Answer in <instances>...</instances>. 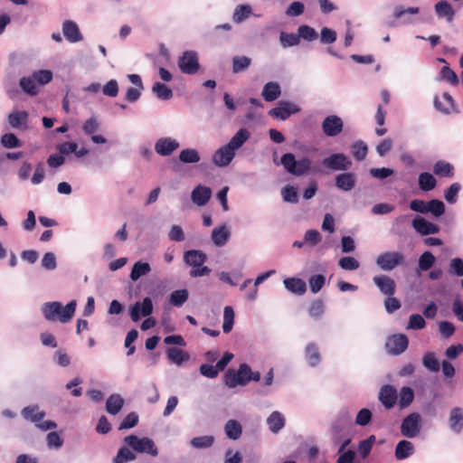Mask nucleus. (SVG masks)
Segmentation results:
<instances>
[{"label":"nucleus","mask_w":463,"mask_h":463,"mask_svg":"<svg viewBox=\"0 0 463 463\" xmlns=\"http://www.w3.org/2000/svg\"><path fill=\"white\" fill-rule=\"evenodd\" d=\"M338 265L341 269L345 270H354L360 266V263L354 257H343L339 260Z\"/></svg>","instance_id":"nucleus-64"},{"label":"nucleus","mask_w":463,"mask_h":463,"mask_svg":"<svg viewBox=\"0 0 463 463\" xmlns=\"http://www.w3.org/2000/svg\"><path fill=\"white\" fill-rule=\"evenodd\" d=\"M306 359L310 366L315 367L320 363V353L317 346L310 343L306 347Z\"/></svg>","instance_id":"nucleus-43"},{"label":"nucleus","mask_w":463,"mask_h":463,"mask_svg":"<svg viewBox=\"0 0 463 463\" xmlns=\"http://www.w3.org/2000/svg\"><path fill=\"white\" fill-rule=\"evenodd\" d=\"M151 271L149 263L143 261H137L131 269L129 278L132 281H137L141 277L148 274Z\"/></svg>","instance_id":"nucleus-35"},{"label":"nucleus","mask_w":463,"mask_h":463,"mask_svg":"<svg viewBox=\"0 0 463 463\" xmlns=\"http://www.w3.org/2000/svg\"><path fill=\"white\" fill-rule=\"evenodd\" d=\"M21 414L24 420H30L34 424L42 421L45 416V412L43 411H40L37 405L24 407L22 410Z\"/></svg>","instance_id":"nucleus-28"},{"label":"nucleus","mask_w":463,"mask_h":463,"mask_svg":"<svg viewBox=\"0 0 463 463\" xmlns=\"http://www.w3.org/2000/svg\"><path fill=\"white\" fill-rule=\"evenodd\" d=\"M1 144L6 148H14L21 146V142L13 133H7L2 136Z\"/></svg>","instance_id":"nucleus-63"},{"label":"nucleus","mask_w":463,"mask_h":463,"mask_svg":"<svg viewBox=\"0 0 463 463\" xmlns=\"http://www.w3.org/2000/svg\"><path fill=\"white\" fill-rule=\"evenodd\" d=\"M62 33L70 43H78L82 40L79 26L71 20H67L62 24Z\"/></svg>","instance_id":"nucleus-23"},{"label":"nucleus","mask_w":463,"mask_h":463,"mask_svg":"<svg viewBox=\"0 0 463 463\" xmlns=\"http://www.w3.org/2000/svg\"><path fill=\"white\" fill-rule=\"evenodd\" d=\"M200 159L199 152L194 148H185L179 153V160L184 164H195Z\"/></svg>","instance_id":"nucleus-42"},{"label":"nucleus","mask_w":463,"mask_h":463,"mask_svg":"<svg viewBox=\"0 0 463 463\" xmlns=\"http://www.w3.org/2000/svg\"><path fill=\"white\" fill-rule=\"evenodd\" d=\"M420 12L419 7H408L403 8L401 5H397L393 10V16L396 19L401 20V24H410L414 22L412 15L418 14Z\"/></svg>","instance_id":"nucleus-22"},{"label":"nucleus","mask_w":463,"mask_h":463,"mask_svg":"<svg viewBox=\"0 0 463 463\" xmlns=\"http://www.w3.org/2000/svg\"><path fill=\"white\" fill-rule=\"evenodd\" d=\"M267 424L272 433H278L285 426V418L282 413L275 411L268 417Z\"/></svg>","instance_id":"nucleus-31"},{"label":"nucleus","mask_w":463,"mask_h":463,"mask_svg":"<svg viewBox=\"0 0 463 463\" xmlns=\"http://www.w3.org/2000/svg\"><path fill=\"white\" fill-rule=\"evenodd\" d=\"M280 164L289 174L300 176L307 174L311 169L312 161L307 156L296 160L292 153H287L282 156Z\"/></svg>","instance_id":"nucleus-5"},{"label":"nucleus","mask_w":463,"mask_h":463,"mask_svg":"<svg viewBox=\"0 0 463 463\" xmlns=\"http://www.w3.org/2000/svg\"><path fill=\"white\" fill-rule=\"evenodd\" d=\"M124 442L137 453H146L152 457L158 455V449L150 438L128 435L124 438Z\"/></svg>","instance_id":"nucleus-6"},{"label":"nucleus","mask_w":463,"mask_h":463,"mask_svg":"<svg viewBox=\"0 0 463 463\" xmlns=\"http://www.w3.org/2000/svg\"><path fill=\"white\" fill-rule=\"evenodd\" d=\"M52 77L53 74L50 70H40L30 76L22 77L19 86L25 94L34 97L39 93V88L52 81Z\"/></svg>","instance_id":"nucleus-3"},{"label":"nucleus","mask_w":463,"mask_h":463,"mask_svg":"<svg viewBox=\"0 0 463 463\" xmlns=\"http://www.w3.org/2000/svg\"><path fill=\"white\" fill-rule=\"evenodd\" d=\"M178 67L183 73L194 75L199 68L198 54L194 51H186L183 52L178 59Z\"/></svg>","instance_id":"nucleus-11"},{"label":"nucleus","mask_w":463,"mask_h":463,"mask_svg":"<svg viewBox=\"0 0 463 463\" xmlns=\"http://www.w3.org/2000/svg\"><path fill=\"white\" fill-rule=\"evenodd\" d=\"M28 116L25 110H14L8 116V123L12 128H18L26 123Z\"/></svg>","instance_id":"nucleus-36"},{"label":"nucleus","mask_w":463,"mask_h":463,"mask_svg":"<svg viewBox=\"0 0 463 463\" xmlns=\"http://www.w3.org/2000/svg\"><path fill=\"white\" fill-rule=\"evenodd\" d=\"M234 311L231 306H226L223 309L222 331L228 334L232 331L234 324Z\"/></svg>","instance_id":"nucleus-47"},{"label":"nucleus","mask_w":463,"mask_h":463,"mask_svg":"<svg viewBox=\"0 0 463 463\" xmlns=\"http://www.w3.org/2000/svg\"><path fill=\"white\" fill-rule=\"evenodd\" d=\"M408 345V337L403 334H398L388 337L385 348L389 354L397 355L402 354L407 349Z\"/></svg>","instance_id":"nucleus-13"},{"label":"nucleus","mask_w":463,"mask_h":463,"mask_svg":"<svg viewBox=\"0 0 463 463\" xmlns=\"http://www.w3.org/2000/svg\"><path fill=\"white\" fill-rule=\"evenodd\" d=\"M298 34L299 36V40L303 39L307 42H313L318 37L317 31L313 27L306 24L298 26Z\"/></svg>","instance_id":"nucleus-48"},{"label":"nucleus","mask_w":463,"mask_h":463,"mask_svg":"<svg viewBox=\"0 0 463 463\" xmlns=\"http://www.w3.org/2000/svg\"><path fill=\"white\" fill-rule=\"evenodd\" d=\"M375 442V436L371 435L366 439L360 441L358 445V451L363 458H365Z\"/></svg>","instance_id":"nucleus-57"},{"label":"nucleus","mask_w":463,"mask_h":463,"mask_svg":"<svg viewBox=\"0 0 463 463\" xmlns=\"http://www.w3.org/2000/svg\"><path fill=\"white\" fill-rule=\"evenodd\" d=\"M179 146V142L173 137H160L155 143V151L161 156H168L178 149Z\"/></svg>","instance_id":"nucleus-17"},{"label":"nucleus","mask_w":463,"mask_h":463,"mask_svg":"<svg viewBox=\"0 0 463 463\" xmlns=\"http://www.w3.org/2000/svg\"><path fill=\"white\" fill-rule=\"evenodd\" d=\"M167 357L170 362L175 364L181 365L184 361L188 360L187 354L176 347H170L166 351Z\"/></svg>","instance_id":"nucleus-41"},{"label":"nucleus","mask_w":463,"mask_h":463,"mask_svg":"<svg viewBox=\"0 0 463 463\" xmlns=\"http://www.w3.org/2000/svg\"><path fill=\"white\" fill-rule=\"evenodd\" d=\"M299 110V107L295 103L281 100L276 108L269 110V114L275 118L286 120L292 114H296Z\"/></svg>","instance_id":"nucleus-12"},{"label":"nucleus","mask_w":463,"mask_h":463,"mask_svg":"<svg viewBox=\"0 0 463 463\" xmlns=\"http://www.w3.org/2000/svg\"><path fill=\"white\" fill-rule=\"evenodd\" d=\"M442 100H440L438 97L434 99V107L437 110L449 114L454 109V99L450 94L448 92H444L441 97Z\"/></svg>","instance_id":"nucleus-29"},{"label":"nucleus","mask_w":463,"mask_h":463,"mask_svg":"<svg viewBox=\"0 0 463 463\" xmlns=\"http://www.w3.org/2000/svg\"><path fill=\"white\" fill-rule=\"evenodd\" d=\"M100 124L95 117L87 119L82 125L84 134L91 136L99 129Z\"/></svg>","instance_id":"nucleus-61"},{"label":"nucleus","mask_w":463,"mask_h":463,"mask_svg":"<svg viewBox=\"0 0 463 463\" xmlns=\"http://www.w3.org/2000/svg\"><path fill=\"white\" fill-rule=\"evenodd\" d=\"M404 261V255L400 251H386L376 259V265L384 271L394 269Z\"/></svg>","instance_id":"nucleus-9"},{"label":"nucleus","mask_w":463,"mask_h":463,"mask_svg":"<svg viewBox=\"0 0 463 463\" xmlns=\"http://www.w3.org/2000/svg\"><path fill=\"white\" fill-rule=\"evenodd\" d=\"M322 165L332 171H346L352 166V161L343 153H335L322 160Z\"/></svg>","instance_id":"nucleus-10"},{"label":"nucleus","mask_w":463,"mask_h":463,"mask_svg":"<svg viewBox=\"0 0 463 463\" xmlns=\"http://www.w3.org/2000/svg\"><path fill=\"white\" fill-rule=\"evenodd\" d=\"M421 428V415L419 412H411L402 420L400 430L403 437L414 439L420 435Z\"/></svg>","instance_id":"nucleus-7"},{"label":"nucleus","mask_w":463,"mask_h":463,"mask_svg":"<svg viewBox=\"0 0 463 463\" xmlns=\"http://www.w3.org/2000/svg\"><path fill=\"white\" fill-rule=\"evenodd\" d=\"M207 260V255L199 250H189L184 254V261L186 265L190 266V276L192 278L203 277L209 275L211 269L203 266Z\"/></svg>","instance_id":"nucleus-4"},{"label":"nucleus","mask_w":463,"mask_h":463,"mask_svg":"<svg viewBox=\"0 0 463 463\" xmlns=\"http://www.w3.org/2000/svg\"><path fill=\"white\" fill-rule=\"evenodd\" d=\"M436 184L437 181L431 174L424 172L419 175V186L420 190L424 192L431 191L435 188Z\"/></svg>","instance_id":"nucleus-40"},{"label":"nucleus","mask_w":463,"mask_h":463,"mask_svg":"<svg viewBox=\"0 0 463 463\" xmlns=\"http://www.w3.org/2000/svg\"><path fill=\"white\" fill-rule=\"evenodd\" d=\"M304 241L306 245L315 247L322 241V236L318 231L311 229L305 232Z\"/></svg>","instance_id":"nucleus-55"},{"label":"nucleus","mask_w":463,"mask_h":463,"mask_svg":"<svg viewBox=\"0 0 463 463\" xmlns=\"http://www.w3.org/2000/svg\"><path fill=\"white\" fill-rule=\"evenodd\" d=\"M224 431L229 439L235 440L241 436L242 428L239 421L229 420L224 426Z\"/></svg>","instance_id":"nucleus-37"},{"label":"nucleus","mask_w":463,"mask_h":463,"mask_svg":"<svg viewBox=\"0 0 463 463\" xmlns=\"http://www.w3.org/2000/svg\"><path fill=\"white\" fill-rule=\"evenodd\" d=\"M231 238V232L226 225L215 227L211 233V239L217 247L224 246Z\"/></svg>","instance_id":"nucleus-24"},{"label":"nucleus","mask_w":463,"mask_h":463,"mask_svg":"<svg viewBox=\"0 0 463 463\" xmlns=\"http://www.w3.org/2000/svg\"><path fill=\"white\" fill-rule=\"evenodd\" d=\"M279 43L283 48H288L298 46L300 43V40L298 33L281 32L279 33Z\"/></svg>","instance_id":"nucleus-46"},{"label":"nucleus","mask_w":463,"mask_h":463,"mask_svg":"<svg viewBox=\"0 0 463 463\" xmlns=\"http://www.w3.org/2000/svg\"><path fill=\"white\" fill-rule=\"evenodd\" d=\"M319 37L321 43L331 44L336 41V32L328 27H323Z\"/></svg>","instance_id":"nucleus-62"},{"label":"nucleus","mask_w":463,"mask_h":463,"mask_svg":"<svg viewBox=\"0 0 463 463\" xmlns=\"http://www.w3.org/2000/svg\"><path fill=\"white\" fill-rule=\"evenodd\" d=\"M414 399L413 390L409 386H403L398 394V403L401 409L409 407Z\"/></svg>","instance_id":"nucleus-38"},{"label":"nucleus","mask_w":463,"mask_h":463,"mask_svg":"<svg viewBox=\"0 0 463 463\" xmlns=\"http://www.w3.org/2000/svg\"><path fill=\"white\" fill-rule=\"evenodd\" d=\"M435 261V256L430 251H425L419 258V269L421 271L429 270L434 265Z\"/></svg>","instance_id":"nucleus-49"},{"label":"nucleus","mask_w":463,"mask_h":463,"mask_svg":"<svg viewBox=\"0 0 463 463\" xmlns=\"http://www.w3.org/2000/svg\"><path fill=\"white\" fill-rule=\"evenodd\" d=\"M76 307L77 302L74 299L64 307L58 301L46 302L42 307V312L48 321L58 320L61 323H67L73 317Z\"/></svg>","instance_id":"nucleus-2"},{"label":"nucleus","mask_w":463,"mask_h":463,"mask_svg":"<svg viewBox=\"0 0 463 463\" xmlns=\"http://www.w3.org/2000/svg\"><path fill=\"white\" fill-rule=\"evenodd\" d=\"M435 175L443 177H452L454 175V168L452 165L445 161H438L433 166Z\"/></svg>","instance_id":"nucleus-44"},{"label":"nucleus","mask_w":463,"mask_h":463,"mask_svg":"<svg viewBox=\"0 0 463 463\" xmlns=\"http://www.w3.org/2000/svg\"><path fill=\"white\" fill-rule=\"evenodd\" d=\"M281 194L283 197V200L285 202L290 203H297L298 202V195L297 189L292 185H286L282 191Z\"/></svg>","instance_id":"nucleus-60"},{"label":"nucleus","mask_w":463,"mask_h":463,"mask_svg":"<svg viewBox=\"0 0 463 463\" xmlns=\"http://www.w3.org/2000/svg\"><path fill=\"white\" fill-rule=\"evenodd\" d=\"M411 226L417 233L421 236L436 234L439 232V226L436 223L427 221L420 215H416L411 222Z\"/></svg>","instance_id":"nucleus-16"},{"label":"nucleus","mask_w":463,"mask_h":463,"mask_svg":"<svg viewBox=\"0 0 463 463\" xmlns=\"http://www.w3.org/2000/svg\"><path fill=\"white\" fill-rule=\"evenodd\" d=\"M379 400L384 408H393L398 400L397 390L392 385H383L379 392Z\"/></svg>","instance_id":"nucleus-18"},{"label":"nucleus","mask_w":463,"mask_h":463,"mask_svg":"<svg viewBox=\"0 0 463 463\" xmlns=\"http://www.w3.org/2000/svg\"><path fill=\"white\" fill-rule=\"evenodd\" d=\"M124 405V400L120 394H111L106 402V411L111 415L118 414Z\"/></svg>","instance_id":"nucleus-33"},{"label":"nucleus","mask_w":463,"mask_h":463,"mask_svg":"<svg viewBox=\"0 0 463 463\" xmlns=\"http://www.w3.org/2000/svg\"><path fill=\"white\" fill-rule=\"evenodd\" d=\"M252 14V8L250 5H239L234 8L232 21L235 24H241L247 20Z\"/></svg>","instance_id":"nucleus-34"},{"label":"nucleus","mask_w":463,"mask_h":463,"mask_svg":"<svg viewBox=\"0 0 463 463\" xmlns=\"http://www.w3.org/2000/svg\"><path fill=\"white\" fill-rule=\"evenodd\" d=\"M461 189V185L458 183H453L448 189L444 192L445 200L453 204L457 202L458 194Z\"/></svg>","instance_id":"nucleus-56"},{"label":"nucleus","mask_w":463,"mask_h":463,"mask_svg":"<svg viewBox=\"0 0 463 463\" xmlns=\"http://www.w3.org/2000/svg\"><path fill=\"white\" fill-rule=\"evenodd\" d=\"M213 442V436L205 435L193 438L190 441V444L195 449H207L212 447Z\"/></svg>","instance_id":"nucleus-51"},{"label":"nucleus","mask_w":463,"mask_h":463,"mask_svg":"<svg viewBox=\"0 0 463 463\" xmlns=\"http://www.w3.org/2000/svg\"><path fill=\"white\" fill-rule=\"evenodd\" d=\"M248 373H250V367L247 364H241L237 372L229 369L223 375L224 384L229 388H235L238 385L244 386L249 383Z\"/></svg>","instance_id":"nucleus-8"},{"label":"nucleus","mask_w":463,"mask_h":463,"mask_svg":"<svg viewBox=\"0 0 463 463\" xmlns=\"http://www.w3.org/2000/svg\"><path fill=\"white\" fill-rule=\"evenodd\" d=\"M423 365L430 372H438L439 370V363L433 353H427L422 358Z\"/></svg>","instance_id":"nucleus-58"},{"label":"nucleus","mask_w":463,"mask_h":463,"mask_svg":"<svg viewBox=\"0 0 463 463\" xmlns=\"http://www.w3.org/2000/svg\"><path fill=\"white\" fill-rule=\"evenodd\" d=\"M344 128L342 118L336 115H330L325 118L322 122V129L326 137H334L338 136Z\"/></svg>","instance_id":"nucleus-15"},{"label":"nucleus","mask_w":463,"mask_h":463,"mask_svg":"<svg viewBox=\"0 0 463 463\" xmlns=\"http://www.w3.org/2000/svg\"><path fill=\"white\" fill-rule=\"evenodd\" d=\"M152 92L161 100H168L173 97V90L165 83L155 82Z\"/></svg>","instance_id":"nucleus-39"},{"label":"nucleus","mask_w":463,"mask_h":463,"mask_svg":"<svg viewBox=\"0 0 463 463\" xmlns=\"http://www.w3.org/2000/svg\"><path fill=\"white\" fill-rule=\"evenodd\" d=\"M414 446L411 441L402 439L397 443L394 455L396 459L403 460L410 458L414 453Z\"/></svg>","instance_id":"nucleus-26"},{"label":"nucleus","mask_w":463,"mask_h":463,"mask_svg":"<svg viewBox=\"0 0 463 463\" xmlns=\"http://www.w3.org/2000/svg\"><path fill=\"white\" fill-rule=\"evenodd\" d=\"M430 213L435 217H439L445 213V204L442 201L432 199L427 203V213Z\"/></svg>","instance_id":"nucleus-52"},{"label":"nucleus","mask_w":463,"mask_h":463,"mask_svg":"<svg viewBox=\"0 0 463 463\" xmlns=\"http://www.w3.org/2000/svg\"><path fill=\"white\" fill-rule=\"evenodd\" d=\"M283 284L286 289L296 295H303L307 291V285L304 280L298 278L285 279Z\"/></svg>","instance_id":"nucleus-27"},{"label":"nucleus","mask_w":463,"mask_h":463,"mask_svg":"<svg viewBox=\"0 0 463 463\" xmlns=\"http://www.w3.org/2000/svg\"><path fill=\"white\" fill-rule=\"evenodd\" d=\"M435 12L439 18H446L448 23L453 21L455 12L448 1L441 0L435 5Z\"/></svg>","instance_id":"nucleus-30"},{"label":"nucleus","mask_w":463,"mask_h":463,"mask_svg":"<svg viewBox=\"0 0 463 463\" xmlns=\"http://www.w3.org/2000/svg\"><path fill=\"white\" fill-rule=\"evenodd\" d=\"M136 459V455L127 447L118 449L112 463H127Z\"/></svg>","instance_id":"nucleus-50"},{"label":"nucleus","mask_w":463,"mask_h":463,"mask_svg":"<svg viewBox=\"0 0 463 463\" xmlns=\"http://www.w3.org/2000/svg\"><path fill=\"white\" fill-rule=\"evenodd\" d=\"M153 312V302L148 297L141 302H136L130 308L129 315L133 322H137L141 317H148Z\"/></svg>","instance_id":"nucleus-14"},{"label":"nucleus","mask_w":463,"mask_h":463,"mask_svg":"<svg viewBox=\"0 0 463 463\" xmlns=\"http://www.w3.org/2000/svg\"><path fill=\"white\" fill-rule=\"evenodd\" d=\"M335 184L339 190L349 192L354 189L356 184L355 175L351 172L339 174L335 178Z\"/></svg>","instance_id":"nucleus-21"},{"label":"nucleus","mask_w":463,"mask_h":463,"mask_svg":"<svg viewBox=\"0 0 463 463\" xmlns=\"http://www.w3.org/2000/svg\"><path fill=\"white\" fill-rule=\"evenodd\" d=\"M373 281L382 294L387 297L394 295L396 286L392 278L386 275H377L373 278Z\"/></svg>","instance_id":"nucleus-20"},{"label":"nucleus","mask_w":463,"mask_h":463,"mask_svg":"<svg viewBox=\"0 0 463 463\" xmlns=\"http://www.w3.org/2000/svg\"><path fill=\"white\" fill-rule=\"evenodd\" d=\"M326 283V277L318 274L311 276L308 279L309 288L312 293H317L321 290Z\"/></svg>","instance_id":"nucleus-59"},{"label":"nucleus","mask_w":463,"mask_h":463,"mask_svg":"<svg viewBox=\"0 0 463 463\" xmlns=\"http://www.w3.org/2000/svg\"><path fill=\"white\" fill-rule=\"evenodd\" d=\"M281 94L280 86L279 83L274 81H269L266 83L262 90V97L266 101H273L276 100Z\"/></svg>","instance_id":"nucleus-32"},{"label":"nucleus","mask_w":463,"mask_h":463,"mask_svg":"<svg viewBox=\"0 0 463 463\" xmlns=\"http://www.w3.org/2000/svg\"><path fill=\"white\" fill-rule=\"evenodd\" d=\"M251 64V59L248 56H234L232 58V72L240 73L247 70Z\"/></svg>","instance_id":"nucleus-45"},{"label":"nucleus","mask_w":463,"mask_h":463,"mask_svg":"<svg viewBox=\"0 0 463 463\" xmlns=\"http://www.w3.org/2000/svg\"><path fill=\"white\" fill-rule=\"evenodd\" d=\"M246 128H241L224 146L218 148L212 156V162L218 167L227 166L234 158L236 151L250 138Z\"/></svg>","instance_id":"nucleus-1"},{"label":"nucleus","mask_w":463,"mask_h":463,"mask_svg":"<svg viewBox=\"0 0 463 463\" xmlns=\"http://www.w3.org/2000/svg\"><path fill=\"white\" fill-rule=\"evenodd\" d=\"M188 298L186 289L175 290L170 295V303L175 307H181Z\"/></svg>","instance_id":"nucleus-54"},{"label":"nucleus","mask_w":463,"mask_h":463,"mask_svg":"<svg viewBox=\"0 0 463 463\" xmlns=\"http://www.w3.org/2000/svg\"><path fill=\"white\" fill-rule=\"evenodd\" d=\"M212 194L210 187L198 184L191 193V200L197 206H204L210 201Z\"/></svg>","instance_id":"nucleus-19"},{"label":"nucleus","mask_w":463,"mask_h":463,"mask_svg":"<svg viewBox=\"0 0 463 463\" xmlns=\"http://www.w3.org/2000/svg\"><path fill=\"white\" fill-rule=\"evenodd\" d=\"M449 429L452 432L458 434L463 430V410L455 407L450 411L449 418Z\"/></svg>","instance_id":"nucleus-25"},{"label":"nucleus","mask_w":463,"mask_h":463,"mask_svg":"<svg viewBox=\"0 0 463 463\" xmlns=\"http://www.w3.org/2000/svg\"><path fill=\"white\" fill-rule=\"evenodd\" d=\"M367 146L363 141H356L352 145V153L358 161L364 160L367 156Z\"/></svg>","instance_id":"nucleus-53"}]
</instances>
